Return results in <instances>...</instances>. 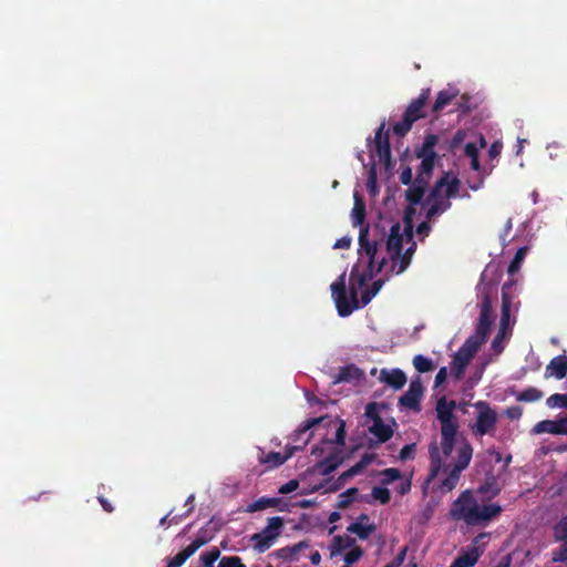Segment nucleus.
Returning a JSON list of instances; mask_svg holds the SVG:
<instances>
[{"instance_id": "28", "label": "nucleus", "mask_w": 567, "mask_h": 567, "mask_svg": "<svg viewBox=\"0 0 567 567\" xmlns=\"http://www.w3.org/2000/svg\"><path fill=\"white\" fill-rule=\"evenodd\" d=\"M355 545V539L351 538L349 536H341L337 535L332 538L331 542V556H336L337 554H340L341 551L351 548Z\"/></svg>"}, {"instance_id": "38", "label": "nucleus", "mask_w": 567, "mask_h": 567, "mask_svg": "<svg viewBox=\"0 0 567 567\" xmlns=\"http://www.w3.org/2000/svg\"><path fill=\"white\" fill-rule=\"evenodd\" d=\"M526 251H527V247L518 248V250L516 251L514 258L512 259V261L507 268V272L509 275H514L515 272H517L519 270L520 264L526 256Z\"/></svg>"}, {"instance_id": "61", "label": "nucleus", "mask_w": 567, "mask_h": 567, "mask_svg": "<svg viewBox=\"0 0 567 567\" xmlns=\"http://www.w3.org/2000/svg\"><path fill=\"white\" fill-rule=\"evenodd\" d=\"M502 151V145L498 142H495L491 145L488 150V156L491 159H495L499 156Z\"/></svg>"}, {"instance_id": "54", "label": "nucleus", "mask_w": 567, "mask_h": 567, "mask_svg": "<svg viewBox=\"0 0 567 567\" xmlns=\"http://www.w3.org/2000/svg\"><path fill=\"white\" fill-rule=\"evenodd\" d=\"M361 471L359 470V467L354 464L353 466H351L349 470H347L346 472H343L339 477H338V481L341 482V484H344L346 481L354 475H358L360 474Z\"/></svg>"}, {"instance_id": "64", "label": "nucleus", "mask_w": 567, "mask_h": 567, "mask_svg": "<svg viewBox=\"0 0 567 567\" xmlns=\"http://www.w3.org/2000/svg\"><path fill=\"white\" fill-rule=\"evenodd\" d=\"M430 231H431V226L427 221H422L421 224H419V226L416 228V233L419 235L427 236Z\"/></svg>"}, {"instance_id": "18", "label": "nucleus", "mask_w": 567, "mask_h": 567, "mask_svg": "<svg viewBox=\"0 0 567 567\" xmlns=\"http://www.w3.org/2000/svg\"><path fill=\"white\" fill-rule=\"evenodd\" d=\"M536 434L549 433L554 435H567V415L558 420H544L534 426Z\"/></svg>"}, {"instance_id": "49", "label": "nucleus", "mask_w": 567, "mask_h": 567, "mask_svg": "<svg viewBox=\"0 0 567 567\" xmlns=\"http://www.w3.org/2000/svg\"><path fill=\"white\" fill-rule=\"evenodd\" d=\"M310 546L309 542L302 540L292 546H288L291 554V561L298 560V554Z\"/></svg>"}, {"instance_id": "41", "label": "nucleus", "mask_w": 567, "mask_h": 567, "mask_svg": "<svg viewBox=\"0 0 567 567\" xmlns=\"http://www.w3.org/2000/svg\"><path fill=\"white\" fill-rule=\"evenodd\" d=\"M371 495L381 504H388L391 501V493L386 487L374 486L372 488Z\"/></svg>"}, {"instance_id": "52", "label": "nucleus", "mask_w": 567, "mask_h": 567, "mask_svg": "<svg viewBox=\"0 0 567 567\" xmlns=\"http://www.w3.org/2000/svg\"><path fill=\"white\" fill-rule=\"evenodd\" d=\"M400 182L403 184V185H411L414 181H413V174H412V168L410 166H405L401 174H400Z\"/></svg>"}, {"instance_id": "2", "label": "nucleus", "mask_w": 567, "mask_h": 567, "mask_svg": "<svg viewBox=\"0 0 567 567\" xmlns=\"http://www.w3.org/2000/svg\"><path fill=\"white\" fill-rule=\"evenodd\" d=\"M430 454V473L427 481L435 478L441 471L446 473L445 478L441 482L439 489L441 493H449L453 491L461 478V474L466 470L473 457V446L466 440H464L457 450L456 458L451 464H444V458L441 447H439L436 441H433L429 445Z\"/></svg>"}, {"instance_id": "29", "label": "nucleus", "mask_w": 567, "mask_h": 567, "mask_svg": "<svg viewBox=\"0 0 567 567\" xmlns=\"http://www.w3.org/2000/svg\"><path fill=\"white\" fill-rule=\"evenodd\" d=\"M430 207L426 212V218L432 219L433 217L446 212L451 207L450 198H440L436 200H426Z\"/></svg>"}, {"instance_id": "9", "label": "nucleus", "mask_w": 567, "mask_h": 567, "mask_svg": "<svg viewBox=\"0 0 567 567\" xmlns=\"http://www.w3.org/2000/svg\"><path fill=\"white\" fill-rule=\"evenodd\" d=\"M481 347L474 341L465 340L460 349L454 353L451 362V373L455 380H461L467 365Z\"/></svg>"}, {"instance_id": "35", "label": "nucleus", "mask_w": 567, "mask_h": 567, "mask_svg": "<svg viewBox=\"0 0 567 567\" xmlns=\"http://www.w3.org/2000/svg\"><path fill=\"white\" fill-rule=\"evenodd\" d=\"M361 375L362 372L360 369L354 365H347L340 369L338 380L349 382L359 379Z\"/></svg>"}, {"instance_id": "53", "label": "nucleus", "mask_w": 567, "mask_h": 567, "mask_svg": "<svg viewBox=\"0 0 567 567\" xmlns=\"http://www.w3.org/2000/svg\"><path fill=\"white\" fill-rule=\"evenodd\" d=\"M505 336L506 334L502 332H497L491 344L494 352L501 353L504 350L503 339L505 338Z\"/></svg>"}, {"instance_id": "59", "label": "nucleus", "mask_w": 567, "mask_h": 567, "mask_svg": "<svg viewBox=\"0 0 567 567\" xmlns=\"http://www.w3.org/2000/svg\"><path fill=\"white\" fill-rule=\"evenodd\" d=\"M464 153L470 158L478 157V148L476 147V145L474 143H471V142L465 145Z\"/></svg>"}, {"instance_id": "6", "label": "nucleus", "mask_w": 567, "mask_h": 567, "mask_svg": "<svg viewBox=\"0 0 567 567\" xmlns=\"http://www.w3.org/2000/svg\"><path fill=\"white\" fill-rule=\"evenodd\" d=\"M492 290V285H483L481 288L482 302L478 321L474 334L467 338V340L474 341L480 347L487 341L493 323Z\"/></svg>"}, {"instance_id": "25", "label": "nucleus", "mask_w": 567, "mask_h": 567, "mask_svg": "<svg viewBox=\"0 0 567 567\" xmlns=\"http://www.w3.org/2000/svg\"><path fill=\"white\" fill-rule=\"evenodd\" d=\"M299 446H291L288 449L287 453L282 455L279 452H269L264 458L260 460L261 463L268 464L270 467H277L282 465L288 458H290L296 451H299Z\"/></svg>"}, {"instance_id": "43", "label": "nucleus", "mask_w": 567, "mask_h": 567, "mask_svg": "<svg viewBox=\"0 0 567 567\" xmlns=\"http://www.w3.org/2000/svg\"><path fill=\"white\" fill-rule=\"evenodd\" d=\"M218 567H246L238 556H224L219 559Z\"/></svg>"}, {"instance_id": "26", "label": "nucleus", "mask_w": 567, "mask_h": 567, "mask_svg": "<svg viewBox=\"0 0 567 567\" xmlns=\"http://www.w3.org/2000/svg\"><path fill=\"white\" fill-rule=\"evenodd\" d=\"M480 558V551L477 547H472L467 551L458 555L450 567H473Z\"/></svg>"}, {"instance_id": "40", "label": "nucleus", "mask_w": 567, "mask_h": 567, "mask_svg": "<svg viewBox=\"0 0 567 567\" xmlns=\"http://www.w3.org/2000/svg\"><path fill=\"white\" fill-rule=\"evenodd\" d=\"M547 405L551 409L560 408L567 410V394L555 393L551 394L547 401Z\"/></svg>"}, {"instance_id": "10", "label": "nucleus", "mask_w": 567, "mask_h": 567, "mask_svg": "<svg viewBox=\"0 0 567 567\" xmlns=\"http://www.w3.org/2000/svg\"><path fill=\"white\" fill-rule=\"evenodd\" d=\"M437 143L439 136L430 133L425 135L422 145L415 148V156L421 159V164L417 171L431 174L433 173L435 162L437 159V154L435 152V146Z\"/></svg>"}, {"instance_id": "13", "label": "nucleus", "mask_w": 567, "mask_h": 567, "mask_svg": "<svg viewBox=\"0 0 567 567\" xmlns=\"http://www.w3.org/2000/svg\"><path fill=\"white\" fill-rule=\"evenodd\" d=\"M404 237L401 234V225L399 223H394L390 228V234L388 235L385 241L386 251L390 254V258L392 261L391 271H394L398 265V257H400V252L402 251Z\"/></svg>"}, {"instance_id": "51", "label": "nucleus", "mask_w": 567, "mask_h": 567, "mask_svg": "<svg viewBox=\"0 0 567 567\" xmlns=\"http://www.w3.org/2000/svg\"><path fill=\"white\" fill-rule=\"evenodd\" d=\"M298 487H299V482L297 480H290L289 482H287L284 485H281L279 487L278 492L280 494L286 495V494L295 492Z\"/></svg>"}, {"instance_id": "11", "label": "nucleus", "mask_w": 567, "mask_h": 567, "mask_svg": "<svg viewBox=\"0 0 567 567\" xmlns=\"http://www.w3.org/2000/svg\"><path fill=\"white\" fill-rule=\"evenodd\" d=\"M460 181L456 177L450 178L449 173H444L432 187L426 200H436L440 198H452L458 193Z\"/></svg>"}, {"instance_id": "42", "label": "nucleus", "mask_w": 567, "mask_h": 567, "mask_svg": "<svg viewBox=\"0 0 567 567\" xmlns=\"http://www.w3.org/2000/svg\"><path fill=\"white\" fill-rule=\"evenodd\" d=\"M382 483L383 484H391L396 480H400L402 474L398 468L389 467L382 471Z\"/></svg>"}, {"instance_id": "15", "label": "nucleus", "mask_w": 567, "mask_h": 567, "mask_svg": "<svg viewBox=\"0 0 567 567\" xmlns=\"http://www.w3.org/2000/svg\"><path fill=\"white\" fill-rule=\"evenodd\" d=\"M374 153L381 162L388 165L391 162V148L389 132L385 131V123H381L374 136Z\"/></svg>"}, {"instance_id": "58", "label": "nucleus", "mask_w": 567, "mask_h": 567, "mask_svg": "<svg viewBox=\"0 0 567 567\" xmlns=\"http://www.w3.org/2000/svg\"><path fill=\"white\" fill-rule=\"evenodd\" d=\"M446 378H447L446 367L440 368V370L437 371V373L435 375V380H434L435 386H440L442 383H444Z\"/></svg>"}, {"instance_id": "44", "label": "nucleus", "mask_w": 567, "mask_h": 567, "mask_svg": "<svg viewBox=\"0 0 567 567\" xmlns=\"http://www.w3.org/2000/svg\"><path fill=\"white\" fill-rule=\"evenodd\" d=\"M363 549L359 546L351 547L350 551L344 555V563L348 565H353L358 560H360L363 556Z\"/></svg>"}, {"instance_id": "48", "label": "nucleus", "mask_w": 567, "mask_h": 567, "mask_svg": "<svg viewBox=\"0 0 567 567\" xmlns=\"http://www.w3.org/2000/svg\"><path fill=\"white\" fill-rule=\"evenodd\" d=\"M326 446H333V441L332 440H322L321 443L319 445H315L312 449H311V454L315 455V456H322L324 451H326Z\"/></svg>"}, {"instance_id": "16", "label": "nucleus", "mask_w": 567, "mask_h": 567, "mask_svg": "<svg viewBox=\"0 0 567 567\" xmlns=\"http://www.w3.org/2000/svg\"><path fill=\"white\" fill-rule=\"evenodd\" d=\"M373 408L374 403H370L367 406V415L373 419V424L369 427V431L378 437L380 443L388 442L393 435V430L390 425H386L383 422L382 417L378 413L372 415L371 411Z\"/></svg>"}, {"instance_id": "4", "label": "nucleus", "mask_w": 567, "mask_h": 567, "mask_svg": "<svg viewBox=\"0 0 567 567\" xmlns=\"http://www.w3.org/2000/svg\"><path fill=\"white\" fill-rule=\"evenodd\" d=\"M456 408L455 401H447L445 396L441 398L436 403V417L441 424V443L440 446L442 454L449 457L455 446L456 436L458 433V421L454 414Z\"/></svg>"}, {"instance_id": "27", "label": "nucleus", "mask_w": 567, "mask_h": 567, "mask_svg": "<svg viewBox=\"0 0 567 567\" xmlns=\"http://www.w3.org/2000/svg\"><path fill=\"white\" fill-rule=\"evenodd\" d=\"M280 503H281L280 498L262 496V497L254 501L252 503H250L247 506V508L245 509V512L255 513V512L264 511L269 507H277V506H279Z\"/></svg>"}, {"instance_id": "21", "label": "nucleus", "mask_w": 567, "mask_h": 567, "mask_svg": "<svg viewBox=\"0 0 567 567\" xmlns=\"http://www.w3.org/2000/svg\"><path fill=\"white\" fill-rule=\"evenodd\" d=\"M342 463L340 451L332 447L329 454L319 461L316 465L321 475L327 476L332 473Z\"/></svg>"}, {"instance_id": "33", "label": "nucleus", "mask_w": 567, "mask_h": 567, "mask_svg": "<svg viewBox=\"0 0 567 567\" xmlns=\"http://www.w3.org/2000/svg\"><path fill=\"white\" fill-rule=\"evenodd\" d=\"M359 493L357 487H350L338 496L337 508L346 509L354 501L355 495Z\"/></svg>"}, {"instance_id": "60", "label": "nucleus", "mask_w": 567, "mask_h": 567, "mask_svg": "<svg viewBox=\"0 0 567 567\" xmlns=\"http://www.w3.org/2000/svg\"><path fill=\"white\" fill-rule=\"evenodd\" d=\"M392 274H388L385 278H380L378 280H375L372 286L370 287L371 289V292H374V295H377L381 288L383 287L385 280H388L390 277H391Z\"/></svg>"}, {"instance_id": "12", "label": "nucleus", "mask_w": 567, "mask_h": 567, "mask_svg": "<svg viewBox=\"0 0 567 567\" xmlns=\"http://www.w3.org/2000/svg\"><path fill=\"white\" fill-rule=\"evenodd\" d=\"M423 385L420 378L413 379L410 382L408 391L400 396L399 405L404 409L419 412L421 410V399L423 396Z\"/></svg>"}, {"instance_id": "14", "label": "nucleus", "mask_w": 567, "mask_h": 567, "mask_svg": "<svg viewBox=\"0 0 567 567\" xmlns=\"http://www.w3.org/2000/svg\"><path fill=\"white\" fill-rule=\"evenodd\" d=\"M431 177V173L417 171L414 182L405 192L406 199L410 204L417 205L421 203Z\"/></svg>"}, {"instance_id": "24", "label": "nucleus", "mask_w": 567, "mask_h": 567, "mask_svg": "<svg viewBox=\"0 0 567 567\" xmlns=\"http://www.w3.org/2000/svg\"><path fill=\"white\" fill-rule=\"evenodd\" d=\"M501 491L502 487L493 474L487 475L484 483L481 484L476 489L478 494L485 496L487 499L494 498L501 493Z\"/></svg>"}, {"instance_id": "5", "label": "nucleus", "mask_w": 567, "mask_h": 567, "mask_svg": "<svg viewBox=\"0 0 567 567\" xmlns=\"http://www.w3.org/2000/svg\"><path fill=\"white\" fill-rule=\"evenodd\" d=\"M430 94V87L422 89L420 95L409 103L403 113L402 121L393 125V133L396 136H405L416 121L426 117L425 106Z\"/></svg>"}, {"instance_id": "39", "label": "nucleus", "mask_w": 567, "mask_h": 567, "mask_svg": "<svg viewBox=\"0 0 567 567\" xmlns=\"http://www.w3.org/2000/svg\"><path fill=\"white\" fill-rule=\"evenodd\" d=\"M553 532L555 540L567 542V515L554 526Z\"/></svg>"}, {"instance_id": "30", "label": "nucleus", "mask_w": 567, "mask_h": 567, "mask_svg": "<svg viewBox=\"0 0 567 567\" xmlns=\"http://www.w3.org/2000/svg\"><path fill=\"white\" fill-rule=\"evenodd\" d=\"M455 96L456 93L452 92L451 90L440 91L432 106V113L437 115L446 105L452 102Z\"/></svg>"}, {"instance_id": "63", "label": "nucleus", "mask_w": 567, "mask_h": 567, "mask_svg": "<svg viewBox=\"0 0 567 567\" xmlns=\"http://www.w3.org/2000/svg\"><path fill=\"white\" fill-rule=\"evenodd\" d=\"M276 555L277 557L284 559V560H289L291 561V554H290V550H289V547L286 546L284 548H280L276 551Z\"/></svg>"}, {"instance_id": "23", "label": "nucleus", "mask_w": 567, "mask_h": 567, "mask_svg": "<svg viewBox=\"0 0 567 567\" xmlns=\"http://www.w3.org/2000/svg\"><path fill=\"white\" fill-rule=\"evenodd\" d=\"M546 375L561 380L567 375V355H557L546 367Z\"/></svg>"}, {"instance_id": "34", "label": "nucleus", "mask_w": 567, "mask_h": 567, "mask_svg": "<svg viewBox=\"0 0 567 567\" xmlns=\"http://www.w3.org/2000/svg\"><path fill=\"white\" fill-rule=\"evenodd\" d=\"M413 365L420 373L430 372L435 368L433 361L423 354H416L413 358Z\"/></svg>"}, {"instance_id": "62", "label": "nucleus", "mask_w": 567, "mask_h": 567, "mask_svg": "<svg viewBox=\"0 0 567 567\" xmlns=\"http://www.w3.org/2000/svg\"><path fill=\"white\" fill-rule=\"evenodd\" d=\"M350 245H351V238L342 237L334 243L333 248L334 249H348L350 247Z\"/></svg>"}, {"instance_id": "55", "label": "nucleus", "mask_w": 567, "mask_h": 567, "mask_svg": "<svg viewBox=\"0 0 567 567\" xmlns=\"http://www.w3.org/2000/svg\"><path fill=\"white\" fill-rule=\"evenodd\" d=\"M361 471L359 470V467L354 464L353 466H351L349 470H347L346 472H343L339 477H338V481L341 482V484H344L346 481L354 475H358L360 474Z\"/></svg>"}, {"instance_id": "32", "label": "nucleus", "mask_w": 567, "mask_h": 567, "mask_svg": "<svg viewBox=\"0 0 567 567\" xmlns=\"http://www.w3.org/2000/svg\"><path fill=\"white\" fill-rule=\"evenodd\" d=\"M354 227L362 226L365 219V205L359 196H354V205L351 213Z\"/></svg>"}, {"instance_id": "20", "label": "nucleus", "mask_w": 567, "mask_h": 567, "mask_svg": "<svg viewBox=\"0 0 567 567\" xmlns=\"http://www.w3.org/2000/svg\"><path fill=\"white\" fill-rule=\"evenodd\" d=\"M509 288L508 284H504L502 287V309H501V321H499V329L498 332H502L504 334H507V331L509 329V318H511V307H512V299L507 291Z\"/></svg>"}, {"instance_id": "22", "label": "nucleus", "mask_w": 567, "mask_h": 567, "mask_svg": "<svg viewBox=\"0 0 567 567\" xmlns=\"http://www.w3.org/2000/svg\"><path fill=\"white\" fill-rule=\"evenodd\" d=\"M380 381L386 383L394 390H400L406 383V375L401 369H382L380 372Z\"/></svg>"}, {"instance_id": "8", "label": "nucleus", "mask_w": 567, "mask_h": 567, "mask_svg": "<svg viewBox=\"0 0 567 567\" xmlns=\"http://www.w3.org/2000/svg\"><path fill=\"white\" fill-rule=\"evenodd\" d=\"M282 528V517L274 516L268 518L267 525L261 529V532L256 533L250 537V540L254 544V549L258 553H265L268 550L281 535Z\"/></svg>"}, {"instance_id": "45", "label": "nucleus", "mask_w": 567, "mask_h": 567, "mask_svg": "<svg viewBox=\"0 0 567 567\" xmlns=\"http://www.w3.org/2000/svg\"><path fill=\"white\" fill-rule=\"evenodd\" d=\"M553 563H566L567 561V542L557 550L551 553Z\"/></svg>"}, {"instance_id": "31", "label": "nucleus", "mask_w": 567, "mask_h": 567, "mask_svg": "<svg viewBox=\"0 0 567 567\" xmlns=\"http://www.w3.org/2000/svg\"><path fill=\"white\" fill-rule=\"evenodd\" d=\"M375 528L374 524L364 525L360 522H354L347 527V530L351 534H355L360 539H368Z\"/></svg>"}, {"instance_id": "56", "label": "nucleus", "mask_w": 567, "mask_h": 567, "mask_svg": "<svg viewBox=\"0 0 567 567\" xmlns=\"http://www.w3.org/2000/svg\"><path fill=\"white\" fill-rule=\"evenodd\" d=\"M523 414L520 406H511L505 410V415L511 420H518Z\"/></svg>"}, {"instance_id": "19", "label": "nucleus", "mask_w": 567, "mask_h": 567, "mask_svg": "<svg viewBox=\"0 0 567 567\" xmlns=\"http://www.w3.org/2000/svg\"><path fill=\"white\" fill-rule=\"evenodd\" d=\"M207 543V539L197 537L183 550L177 553L169 561L168 567H181L190 556H193L202 546Z\"/></svg>"}, {"instance_id": "37", "label": "nucleus", "mask_w": 567, "mask_h": 567, "mask_svg": "<svg viewBox=\"0 0 567 567\" xmlns=\"http://www.w3.org/2000/svg\"><path fill=\"white\" fill-rule=\"evenodd\" d=\"M220 550L217 547L212 548L200 555V567H214L215 561L219 558Z\"/></svg>"}, {"instance_id": "47", "label": "nucleus", "mask_w": 567, "mask_h": 567, "mask_svg": "<svg viewBox=\"0 0 567 567\" xmlns=\"http://www.w3.org/2000/svg\"><path fill=\"white\" fill-rule=\"evenodd\" d=\"M328 417L327 416H320V417H313V419H310L308 421H306L299 429H298V432L299 433H306L308 430H310L311 427L322 423L323 421H326Z\"/></svg>"}, {"instance_id": "50", "label": "nucleus", "mask_w": 567, "mask_h": 567, "mask_svg": "<svg viewBox=\"0 0 567 567\" xmlns=\"http://www.w3.org/2000/svg\"><path fill=\"white\" fill-rule=\"evenodd\" d=\"M346 423L344 421L340 420L339 426L336 431V440L333 441V444L337 443L339 445H343L346 442Z\"/></svg>"}, {"instance_id": "17", "label": "nucleus", "mask_w": 567, "mask_h": 567, "mask_svg": "<svg viewBox=\"0 0 567 567\" xmlns=\"http://www.w3.org/2000/svg\"><path fill=\"white\" fill-rule=\"evenodd\" d=\"M405 236L406 241L410 243V246L402 254L400 252V257H398V265L394 271H390L391 274L400 275L404 272L411 264L412 257L416 249V243L413 240L412 225L408 223L405 227Z\"/></svg>"}, {"instance_id": "3", "label": "nucleus", "mask_w": 567, "mask_h": 567, "mask_svg": "<svg viewBox=\"0 0 567 567\" xmlns=\"http://www.w3.org/2000/svg\"><path fill=\"white\" fill-rule=\"evenodd\" d=\"M503 508L498 504L480 505L471 489L463 491L452 504L450 516L454 520H463L475 526L497 517Z\"/></svg>"}, {"instance_id": "57", "label": "nucleus", "mask_w": 567, "mask_h": 567, "mask_svg": "<svg viewBox=\"0 0 567 567\" xmlns=\"http://www.w3.org/2000/svg\"><path fill=\"white\" fill-rule=\"evenodd\" d=\"M372 461H373V455L369 454V453H365V454L362 455L360 461L355 463V465L362 472Z\"/></svg>"}, {"instance_id": "1", "label": "nucleus", "mask_w": 567, "mask_h": 567, "mask_svg": "<svg viewBox=\"0 0 567 567\" xmlns=\"http://www.w3.org/2000/svg\"><path fill=\"white\" fill-rule=\"evenodd\" d=\"M384 236L385 227L381 226V224H374L372 227L369 225L361 227L359 234V254H364L368 257L365 271L359 274L358 266H353L350 274V298L347 296L346 272L341 274L330 287L331 296L340 317H348L359 308V289L363 288L369 280L380 274L386 265L388 260L385 257L377 261L378 249Z\"/></svg>"}, {"instance_id": "7", "label": "nucleus", "mask_w": 567, "mask_h": 567, "mask_svg": "<svg viewBox=\"0 0 567 567\" xmlns=\"http://www.w3.org/2000/svg\"><path fill=\"white\" fill-rule=\"evenodd\" d=\"M473 406L477 410L474 423L470 424L472 434L476 437L494 435L498 422L497 411L487 401H476Z\"/></svg>"}, {"instance_id": "36", "label": "nucleus", "mask_w": 567, "mask_h": 567, "mask_svg": "<svg viewBox=\"0 0 567 567\" xmlns=\"http://www.w3.org/2000/svg\"><path fill=\"white\" fill-rule=\"evenodd\" d=\"M543 398V392L536 388H527L516 396L519 402H535Z\"/></svg>"}, {"instance_id": "46", "label": "nucleus", "mask_w": 567, "mask_h": 567, "mask_svg": "<svg viewBox=\"0 0 567 567\" xmlns=\"http://www.w3.org/2000/svg\"><path fill=\"white\" fill-rule=\"evenodd\" d=\"M415 455V444H406L404 445L400 453L399 457L401 461L412 460Z\"/></svg>"}]
</instances>
